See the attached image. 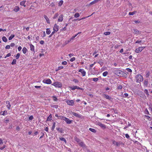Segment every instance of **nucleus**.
Returning a JSON list of instances; mask_svg holds the SVG:
<instances>
[{
	"instance_id": "nucleus-17",
	"label": "nucleus",
	"mask_w": 152,
	"mask_h": 152,
	"mask_svg": "<svg viewBox=\"0 0 152 152\" xmlns=\"http://www.w3.org/2000/svg\"><path fill=\"white\" fill-rule=\"evenodd\" d=\"M120 76L126 77H127V75L126 73L123 71V73H121V76Z\"/></svg>"
},
{
	"instance_id": "nucleus-53",
	"label": "nucleus",
	"mask_w": 152,
	"mask_h": 152,
	"mask_svg": "<svg viewBox=\"0 0 152 152\" xmlns=\"http://www.w3.org/2000/svg\"><path fill=\"white\" fill-rule=\"evenodd\" d=\"M98 63H99L101 66H102L103 65V63L102 62L100 61L98 62Z\"/></svg>"
},
{
	"instance_id": "nucleus-58",
	"label": "nucleus",
	"mask_w": 152,
	"mask_h": 152,
	"mask_svg": "<svg viewBox=\"0 0 152 152\" xmlns=\"http://www.w3.org/2000/svg\"><path fill=\"white\" fill-rule=\"evenodd\" d=\"M7 112H5L4 111V112H3L2 114H1L2 115H6L7 114Z\"/></svg>"
},
{
	"instance_id": "nucleus-59",
	"label": "nucleus",
	"mask_w": 152,
	"mask_h": 152,
	"mask_svg": "<svg viewBox=\"0 0 152 152\" xmlns=\"http://www.w3.org/2000/svg\"><path fill=\"white\" fill-rule=\"evenodd\" d=\"M141 42H142L141 40H137L135 42V43H140Z\"/></svg>"
},
{
	"instance_id": "nucleus-36",
	"label": "nucleus",
	"mask_w": 152,
	"mask_h": 152,
	"mask_svg": "<svg viewBox=\"0 0 152 152\" xmlns=\"http://www.w3.org/2000/svg\"><path fill=\"white\" fill-rule=\"evenodd\" d=\"M65 117L63 116H59V117H58V119H60L61 120H64V119L65 118Z\"/></svg>"
},
{
	"instance_id": "nucleus-27",
	"label": "nucleus",
	"mask_w": 152,
	"mask_h": 152,
	"mask_svg": "<svg viewBox=\"0 0 152 152\" xmlns=\"http://www.w3.org/2000/svg\"><path fill=\"white\" fill-rule=\"evenodd\" d=\"M104 96L105 98L106 99H111V98L109 96L106 95V94H104Z\"/></svg>"
},
{
	"instance_id": "nucleus-57",
	"label": "nucleus",
	"mask_w": 152,
	"mask_h": 152,
	"mask_svg": "<svg viewBox=\"0 0 152 152\" xmlns=\"http://www.w3.org/2000/svg\"><path fill=\"white\" fill-rule=\"evenodd\" d=\"M18 51H20L22 49L21 47V46L18 47Z\"/></svg>"
},
{
	"instance_id": "nucleus-18",
	"label": "nucleus",
	"mask_w": 152,
	"mask_h": 152,
	"mask_svg": "<svg viewBox=\"0 0 152 152\" xmlns=\"http://www.w3.org/2000/svg\"><path fill=\"white\" fill-rule=\"evenodd\" d=\"M79 144L80 146L83 148H84L86 147L85 145L83 142H82L81 141L79 142Z\"/></svg>"
},
{
	"instance_id": "nucleus-33",
	"label": "nucleus",
	"mask_w": 152,
	"mask_h": 152,
	"mask_svg": "<svg viewBox=\"0 0 152 152\" xmlns=\"http://www.w3.org/2000/svg\"><path fill=\"white\" fill-rule=\"evenodd\" d=\"M60 140L61 141H64L65 143H66V141L64 137H61L59 138Z\"/></svg>"
},
{
	"instance_id": "nucleus-16",
	"label": "nucleus",
	"mask_w": 152,
	"mask_h": 152,
	"mask_svg": "<svg viewBox=\"0 0 152 152\" xmlns=\"http://www.w3.org/2000/svg\"><path fill=\"white\" fill-rule=\"evenodd\" d=\"M30 50L31 51L35 52L34 46L31 44H30Z\"/></svg>"
},
{
	"instance_id": "nucleus-37",
	"label": "nucleus",
	"mask_w": 152,
	"mask_h": 152,
	"mask_svg": "<svg viewBox=\"0 0 152 152\" xmlns=\"http://www.w3.org/2000/svg\"><path fill=\"white\" fill-rule=\"evenodd\" d=\"M58 13L55 14L53 17V18L54 19H56L58 17Z\"/></svg>"
},
{
	"instance_id": "nucleus-51",
	"label": "nucleus",
	"mask_w": 152,
	"mask_h": 152,
	"mask_svg": "<svg viewBox=\"0 0 152 152\" xmlns=\"http://www.w3.org/2000/svg\"><path fill=\"white\" fill-rule=\"evenodd\" d=\"M124 97H128L129 96V94L127 93H125L124 94Z\"/></svg>"
},
{
	"instance_id": "nucleus-62",
	"label": "nucleus",
	"mask_w": 152,
	"mask_h": 152,
	"mask_svg": "<svg viewBox=\"0 0 152 152\" xmlns=\"http://www.w3.org/2000/svg\"><path fill=\"white\" fill-rule=\"evenodd\" d=\"M125 137L126 138L128 139L129 137V136L128 134H125Z\"/></svg>"
},
{
	"instance_id": "nucleus-28",
	"label": "nucleus",
	"mask_w": 152,
	"mask_h": 152,
	"mask_svg": "<svg viewBox=\"0 0 152 152\" xmlns=\"http://www.w3.org/2000/svg\"><path fill=\"white\" fill-rule=\"evenodd\" d=\"M89 130L93 133H95L96 132V130L94 129L90 128L89 129Z\"/></svg>"
},
{
	"instance_id": "nucleus-7",
	"label": "nucleus",
	"mask_w": 152,
	"mask_h": 152,
	"mask_svg": "<svg viewBox=\"0 0 152 152\" xmlns=\"http://www.w3.org/2000/svg\"><path fill=\"white\" fill-rule=\"evenodd\" d=\"M78 72H80L82 74V75L83 76H84L86 75V72L85 71V70L84 69H80L79 70Z\"/></svg>"
},
{
	"instance_id": "nucleus-6",
	"label": "nucleus",
	"mask_w": 152,
	"mask_h": 152,
	"mask_svg": "<svg viewBox=\"0 0 152 152\" xmlns=\"http://www.w3.org/2000/svg\"><path fill=\"white\" fill-rule=\"evenodd\" d=\"M112 142L113 144L118 146H119L120 145L123 143L121 142L120 141L119 142H117L114 140H113Z\"/></svg>"
},
{
	"instance_id": "nucleus-13",
	"label": "nucleus",
	"mask_w": 152,
	"mask_h": 152,
	"mask_svg": "<svg viewBox=\"0 0 152 152\" xmlns=\"http://www.w3.org/2000/svg\"><path fill=\"white\" fill-rule=\"evenodd\" d=\"M6 107L9 110H10L11 107V104L9 101H7L6 102Z\"/></svg>"
},
{
	"instance_id": "nucleus-25",
	"label": "nucleus",
	"mask_w": 152,
	"mask_h": 152,
	"mask_svg": "<svg viewBox=\"0 0 152 152\" xmlns=\"http://www.w3.org/2000/svg\"><path fill=\"white\" fill-rule=\"evenodd\" d=\"M22 51L24 54H26L27 51V49L25 47H24L22 49Z\"/></svg>"
},
{
	"instance_id": "nucleus-3",
	"label": "nucleus",
	"mask_w": 152,
	"mask_h": 152,
	"mask_svg": "<svg viewBox=\"0 0 152 152\" xmlns=\"http://www.w3.org/2000/svg\"><path fill=\"white\" fill-rule=\"evenodd\" d=\"M145 48V47H140L136 49L135 52L137 53H139L141 52Z\"/></svg>"
},
{
	"instance_id": "nucleus-34",
	"label": "nucleus",
	"mask_w": 152,
	"mask_h": 152,
	"mask_svg": "<svg viewBox=\"0 0 152 152\" xmlns=\"http://www.w3.org/2000/svg\"><path fill=\"white\" fill-rule=\"evenodd\" d=\"M80 16V15L79 13L77 12L74 15V17L75 18H77Z\"/></svg>"
},
{
	"instance_id": "nucleus-1",
	"label": "nucleus",
	"mask_w": 152,
	"mask_h": 152,
	"mask_svg": "<svg viewBox=\"0 0 152 152\" xmlns=\"http://www.w3.org/2000/svg\"><path fill=\"white\" fill-rule=\"evenodd\" d=\"M136 80L137 82H140L143 80V78L140 75H136Z\"/></svg>"
},
{
	"instance_id": "nucleus-39",
	"label": "nucleus",
	"mask_w": 152,
	"mask_h": 152,
	"mask_svg": "<svg viewBox=\"0 0 152 152\" xmlns=\"http://www.w3.org/2000/svg\"><path fill=\"white\" fill-rule=\"evenodd\" d=\"M107 74H108V72L107 71H105V72H104L103 73L102 75L103 76L105 77L107 76Z\"/></svg>"
},
{
	"instance_id": "nucleus-47",
	"label": "nucleus",
	"mask_w": 152,
	"mask_h": 152,
	"mask_svg": "<svg viewBox=\"0 0 152 152\" xmlns=\"http://www.w3.org/2000/svg\"><path fill=\"white\" fill-rule=\"evenodd\" d=\"M104 34L106 35H109L110 34V32L109 31L106 32H104Z\"/></svg>"
},
{
	"instance_id": "nucleus-46",
	"label": "nucleus",
	"mask_w": 152,
	"mask_h": 152,
	"mask_svg": "<svg viewBox=\"0 0 152 152\" xmlns=\"http://www.w3.org/2000/svg\"><path fill=\"white\" fill-rule=\"evenodd\" d=\"M75 140L78 143V144L79 143V142L81 141L79 139L77 138H76Z\"/></svg>"
},
{
	"instance_id": "nucleus-15",
	"label": "nucleus",
	"mask_w": 152,
	"mask_h": 152,
	"mask_svg": "<svg viewBox=\"0 0 152 152\" xmlns=\"http://www.w3.org/2000/svg\"><path fill=\"white\" fill-rule=\"evenodd\" d=\"M44 18L45 19L46 22L48 23H50V21L49 19L48 18V17L46 15H44Z\"/></svg>"
},
{
	"instance_id": "nucleus-5",
	"label": "nucleus",
	"mask_w": 152,
	"mask_h": 152,
	"mask_svg": "<svg viewBox=\"0 0 152 152\" xmlns=\"http://www.w3.org/2000/svg\"><path fill=\"white\" fill-rule=\"evenodd\" d=\"M114 72L116 75L120 76L121 73H123V71L120 70H115Z\"/></svg>"
},
{
	"instance_id": "nucleus-35",
	"label": "nucleus",
	"mask_w": 152,
	"mask_h": 152,
	"mask_svg": "<svg viewBox=\"0 0 152 152\" xmlns=\"http://www.w3.org/2000/svg\"><path fill=\"white\" fill-rule=\"evenodd\" d=\"M50 31L49 28L46 29V33L47 34H49L50 33Z\"/></svg>"
},
{
	"instance_id": "nucleus-64",
	"label": "nucleus",
	"mask_w": 152,
	"mask_h": 152,
	"mask_svg": "<svg viewBox=\"0 0 152 152\" xmlns=\"http://www.w3.org/2000/svg\"><path fill=\"white\" fill-rule=\"evenodd\" d=\"M40 43L41 45H43L44 43V41L43 40H41L40 41Z\"/></svg>"
},
{
	"instance_id": "nucleus-42",
	"label": "nucleus",
	"mask_w": 152,
	"mask_h": 152,
	"mask_svg": "<svg viewBox=\"0 0 152 152\" xmlns=\"http://www.w3.org/2000/svg\"><path fill=\"white\" fill-rule=\"evenodd\" d=\"M144 92L148 96L149 95V94L148 92V90L147 89H145L144 90Z\"/></svg>"
},
{
	"instance_id": "nucleus-63",
	"label": "nucleus",
	"mask_w": 152,
	"mask_h": 152,
	"mask_svg": "<svg viewBox=\"0 0 152 152\" xmlns=\"http://www.w3.org/2000/svg\"><path fill=\"white\" fill-rule=\"evenodd\" d=\"M5 148V145H4L2 147L0 148V150H3L4 148Z\"/></svg>"
},
{
	"instance_id": "nucleus-49",
	"label": "nucleus",
	"mask_w": 152,
	"mask_h": 152,
	"mask_svg": "<svg viewBox=\"0 0 152 152\" xmlns=\"http://www.w3.org/2000/svg\"><path fill=\"white\" fill-rule=\"evenodd\" d=\"M122 88V86L121 85H119L118 87V89L121 90Z\"/></svg>"
},
{
	"instance_id": "nucleus-32",
	"label": "nucleus",
	"mask_w": 152,
	"mask_h": 152,
	"mask_svg": "<svg viewBox=\"0 0 152 152\" xmlns=\"http://www.w3.org/2000/svg\"><path fill=\"white\" fill-rule=\"evenodd\" d=\"M2 40L4 42H7V39L5 37H3L2 38Z\"/></svg>"
},
{
	"instance_id": "nucleus-61",
	"label": "nucleus",
	"mask_w": 152,
	"mask_h": 152,
	"mask_svg": "<svg viewBox=\"0 0 152 152\" xmlns=\"http://www.w3.org/2000/svg\"><path fill=\"white\" fill-rule=\"evenodd\" d=\"M73 81L75 83H78V80L76 79H74L73 80Z\"/></svg>"
},
{
	"instance_id": "nucleus-38",
	"label": "nucleus",
	"mask_w": 152,
	"mask_h": 152,
	"mask_svg": "<svg viewBox=\"0 0 152 152\" xmlns=\"http://www.w3.org/2000/svg\"><path fill=\"white\" fill-rule=\"evenodd\" d=\"M16 60L15 59H14L12 61V65L15 64H16Z\"/></svg>"
},
{
	"instance_id": "nucleus-31",
	"label": "nucleus",
	"mask_w": 152,
	"mask_h": 152,
	"mask_svg": "<svg viewBox=\"0 0 152 152\" xmlns=\"http://www.w3.org/2000/svg\"><path fill=\"white\" fill-rule=\"evenodd\" d=\"M15 36V35L12 34L9 38V40H11Z\"/></svg>"
},
{
	"instance_id": "nucleus-19",
	"label": "nucleus",
	"mask_w": 152,
	"mask_h": 152,
	"mask_svg": "<svg viewBox=\"0 0 152 152\" xmlns=\"http://www.w3.org/2000/svg\"><path fill=\"white\" fill-rule=\"evenodd\" d=\"M98 125L102 128H105V125L104 124H103L100 123H98Z\"/></svg>"
},
{
	"instance_id": "nucleus-55",
	"label": "nucleus",
	"mask_w": 152,
	"mask_h": 152,
	"mask_svg": "<svg viewBox=\"0 0 152 152\" xmlns=\"http://www.w3.org/2000/svg\"><path fill=\"white\" fill-rule=\"evenodd\" d=\"M11 56V54L10 53H8L6 56L5 57V58H6L7 57H8L10 56Z\"/></svg>"
},
{
	"instance_id": "nucleus-52",
	"label": "nucleus",
	"mask_w": 152,
	"mask_h": 152,
	"mask_svg": "<svg viewBox=\"0 0 152 152\" xmlns=\"http://www.w3.org/2000/svg\"><path fill=\"white\" fill-rule=\"evenodd\" d=\"M75 57H73L70 59V61L71 62H72L75 60Z\"/></svg>"
},
{
	"instance_id": "nucleus-29",
	"label": "nucleus",
	"mask_w": 152,
	"mask_h": 152,
	"mask_svg": "<svg viewBox=\"0 0 152 152\" xmlns=\"http://www.w3.org/2000/svg\"><path fill=\"white\" fill-rule=\"evenodd\" d=\"M64 68V67L62 66H60L58 67V69L56 70V71H58Z\"/></svg>"
},
{
	"instance_id": "nucleus-43",
	"label": "nucleus",
	"mask_w": 152,
	"mask_h": 152,
	"mask_svg": "<svg viewBox=\"0 0 152 152\" xmlns=\"http://www.w3.org/2000/svg\"><path fill=\"white\" fill-rule=\"evenodd\" d=\"M72 40H71V38L69 40L66 41L65 42H64V45H66L68 44L69 42H70V41H72Z\"/></svg>"
},
{
	"instance_id": "nucleus-26",
	"label": "nucleus",
	"mask_w": 152,
	"mask_h": 152,
	"mask_svg": "<svg viewBox=\"0 0 152 152\" xmlns=\"http://www.w3.org/2000/svg\"><path fill=\"white\" fill-rule=\"evenodd\" d=\"M56 123L55 122H54L53 123V125L51 128V130H53L54 129L56 126Z\"/></svg>"
},
{
	"instance_id": "nucleus-41",
	"label": "nucleus",
	"mask_w": 152,
	"mask_h": 152,
	"mask_svg": "<svg viewBox=\"0 0 152 152\" xmlns=\"http://www.w3.org/2000/svg\"><path fill=\"white\" fill-rule=\"evenodd\" d=\"M69 88L72 90H74L76 89V86H74L72 87H69Z\"/></svg>"
},
{
	"instance_id": "nucleus-14",
	"label": "nucleus",
	"mask_w": 152,
	"mask_h": 152,
	"mask_svg": "<svg viewBox=\"0 0 152 152\" xmlns=\"http://www.w3.org/2000/svg\"><path fill=\"white\" fill-rule=\"evenodd\" d=\"M63 15H61L59 17V18L58 20V22H62L63 20Z\"/></svg>"
},
{
	"instance_id": "nucleus-50",
	"label": "nucleus",
	"mask_w": 152,
	"mask_h": 152,
	"mask_svg": "<svg viewBox=\"0 0 152 152\" xmlns=\"http://www.w3.org/2000/svg\"><path fill=\"white\" fill-rule=\"evenodd\" d=\"M67 64V62L66 61H64L62 62V64L64 65H66Z\"/></svg>"
},
{
	"instance_id": "nucleus-23",
	"label": "nucleus",
	"mask_w": 152,
	"mask_h": 152,
	"mask_svg": "<svg viewBox=\"0 0 152 152\" xmlns=\"http://www.w3.org/2000/svg\"><path fill=\"white\" fill-rule=\"evenodd\" d=\"M19 9L18 6H16L14 9V11L15 12H17L19 10Z\"/></svg>"
},
{
	"instance_id": "nucleus-48",
	"label": "nucleus",
	"mask_w": 152,
	"mask_h": 152,
	"mask_svg": "<svg viewBox=\"0 0 152 152\" xmlns=\"http://www.w3.org/2000/svg\"><path fill=\"white\" fill-rule=\"evenodd\" d=\"M126 70L128 72H131V73L132 72V70L130 69H129V68H127L126 69Z\"/></svg>"
},
{
	"instance_id": "nucleus-56",
	"label": "nucleus",
	"mask_w": 152,
	"mask_h": 152,
	"mask_svg": "<svg viewBox=\"0 0 152 152\" xmlns=\"http://www.w3.org/2000/svg\"><path fill=\"white\" fill-rule=\"evenodd\" d=\"M33 118V116L32 115H31V116H30L29 118V120H32Z\"/></svg>"
},
{
	"instance_id": "nucleus-44",
	"label": "nucleus",
	"mask_w": 152,
	"mask_h": 152,
	"mask_svg": "<svg viewBox=\"0 0 152 152\" xmlns=\"http://www.w3.org/2000/svg\"><path fill=\"white\" fill-rule=\"evenodd\" d=\"M20 56V54L19 53H18L15 56V57L16 59H18L19 58V57Z\"/></svg>"
},
{
	"instance_id": "nucleus-40",
	"label": "nucleus",
	"mask_w": 152,
	"mask_h": 152,
	"mask_svg": "<svg viewBox=\"0 0 152 152\" xmlns=\"http://www.w3.org/2000/svg\"><path fill=\"white\" fill-rule=\"evenodd\" d=\"M136 12H137L136 11H134L132 12H129V15H133Z\"/></svg>"
},
{
	"instance_id": "nucleus-60",
	"label": "nucleus",
	"mask_w": 152,
	"mask_h": 152,
	"mask_svg": "<svg viewBox=\"0 0 152 152\" xmlns=\"http://www.w3.org/2000/svg\"><path fill=\"white\" fill-rule=\"evenodd\" d=\"M148 81H145L144 82V85L145 86H147L148 84Z\"/></svg>"
},
{
	"instance_id": "nucleus-45",
	"label": "nucleus",
	"mask_w": 152,
	"mask_h": 152,
	"mask_svg": "<svg viewBox=\"0 0 152 152\" xmlns=\"http://www.w3.org/2000/svg\"><path fill=\"white\" fill-rule=\"evenodd\" d=\"M91 79H92L95 82H97L98 80V78H94Z\"/></svg>"
},
{
	"instance_id": "nucleus-11",
	"label": "nucleus",
	"mask_w": 152,
	"mask_h": 152,
	"mask_svg": "<svg viewBox=\"0 0 152 152\" xmlns=\"http://www.w3.org/2000/svg\"><path fill=\"white\" fill-rule=\"evenodd\" d=\"M133 33L135 34H136L137 35H138L141 34V32L140 31L137 30L136 29H133Z\"/></svg>"
},
{
	"instance_id": "nucleus-30",
	"label": "nucleus",
	"mask_w": 152,
	"mask_h": 152,
	"mask_svg": "<svg viewBox=\"0 0 152 152\" xmlns=\"http://www.w3.org/2000/svg\"><path fill=\"white\" fill-rule=\"evenodd\" d=\"M63 0H61L59 1L58 3V5L59 6H61L63 3Z\"/></svg>"
},
{
	"instance_id": "nucleus-22",
	"label": "nucleus",
	"mask_w": 152,
	"mask_h": 152,
	"mask_svg": "<svg viewBox=\"0 0 152 152\" xmlns=\"http://www.w3.org/2000/svg\"><path fill=\"white\" fill-rule=\"evenodd\" d=\"M52 116L51 114H50L49 116L48 117L47 121H50L52 120Z\"/></svg>"
},
{
	"instance_id": "nucleus-8",
	"label": "nucleus",
	"mask_w": 152,
	"mask_h": 152,
	"mask_svg": "<svg viewBox=\"0 0 152 152\" xmlns=\"http://www.w3.org/2000/svg\"><path fill=\"white\" fill-rule=\"evenodd\" d=\"M66 102L68 105H73L74 103V101L73 100H67L66 101Z\"/></svg>"
},
{
	"instance_id": "nucleus-10",
	"label": "nucleus",
	"mask_w": 152,
	"mask_h": 152,
	"mask_svg": "<svg viewBox=\"0 0 152 152\" xmlns=\"http://www.w3.org/2000/svg\"><path fill=\"white\" fill-rule=\"evenodd\" d=\"M64 121L67 124H70L71 123L72 121L70 120L69 118H65Z\"/></svg>"
},
{
	"instance_id": "nucleus-12",
	"label": "nucleus",
	"mask_w": 152,
	"mask_h": 152,
	"mask_svg": "<svg viewBox=\"0 0 152 152\" xmlns=\"http://www.w3.org/2000/svg\"><path fill=\"white\" fill-rule=\"evenodd\" d=\"M53 30L56 32L58 30V26L56 24H55L53 27Z\"/></svg>"
},
{
	"instance_id": "nucleus-21",
	"label": "nucleus",
	"mask_w": 152,
	"mask_h": 152,
	"mask_svg": "<svg viewBox=\"0 0 152 152\" xmlns=\"http://www.w3.org/2000/svg\"><path fill=\"white\" fill-rule=\"evenodd\" d=\"M26 2V1H23L20 2V4L21 5L23 6L24 7H26V5H25V4Z\"/></svg>"
},
{
	"instance_id": "nucleus-24",
	"label": "nucleus",
	"mask_w": 152,
	"mask_h": 152,
	"mask_svg": "<svg viewBox=\"0 0 152 152\" xmlns=\"http://www.w3.org/2000/svg\"><path fill=\"white\" fill-rule=\"evenodd\" d=\"M81 33L80 32H78V33H77V34L75 35L74 36H73L71 38V40H73L79 34H80Z\"/></svg>"
},
{
	"instance_id": "nucleus-54",
	"label": "nucleus",
	"mask_w": 152,
	"mask_h": 152,
	"mask_svg": "<svg viewBox=\"0 0 152 152\" xmlns=\"http://www.w3.org/2000/svg\"><path fill=\"white\" fill-rule=\"evenodd\" d=\"M10 45H7L5 47L6 49H9L10 48Z\"/></svg>"
},
{
	"instance_id": "nucleus-2",
	"label": "nucleus",
	"mask_w": 152,
	"mask_h": 152,
	"mask_svg": "<svg viewBox=\"0 0 152 152\" xmlns=\"http://www.w3.org/2000/svg\"><path fill=\"white\" fill-rule=\"evenodd\" d=\"M52 85L54 86L55 87L58 88H61L62 86L61 83L58 82H54Z\"/></svg>"
},
{
	"instance_id": "nucleus-4",
	"label": "nucleus",
	"mask_w": 152,
	"mask_h": 152,
	"mask_svg": "<svg viewBox=\"0 0 152 152\" xmlns=\"http://www.w3.org/2000/svg\"><path fill=\"white\" fill-rule=\"evenodd\" d=\"M42 82L48 84H50L52 83V81L50 79H45L43 80Z\"/></svg>"
},
{
	"instance_id": "nucleus-9",
	"label": "nucleus",
	"mask_w": 152,
	"mask_h": 152,
	"mask_svg": "<svg viewBox=\"0 0 152 152\" xmlns=\"http://www.w3.org/2000/svg\"><path fill=\"white\" fill-rule=\"evenodd\" d=\"M101 0H94L91 2L89 4L87 5V6H90L98 2Z\"/></svg>"
},
{
	"instance_id": "nucleus-20",
	"label": "nucleus",
	"mask_w": 152,
	"mask_h": 152,
	"mask_svg": "<svg viewBox=\"0 0 152 152\" xmlns=\"http://www.w3.org/2000/svg\"><path fill=\"white\" fill-rule=\"evenodd\" d=\"M72 114L73 115H74L75 116L77 117L80 118V115H79L77 113H75V112H72Z\"/></svg>"
}]
</instances>
